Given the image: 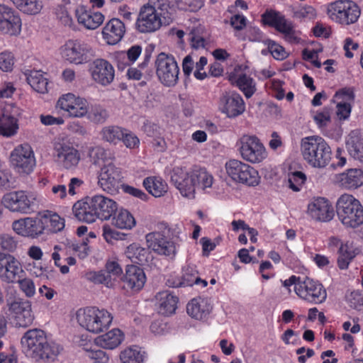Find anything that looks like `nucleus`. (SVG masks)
<instances>
[{
  "instance_id": "obj_11",
  "label": "nucleus",
  "mask_w": 363,
  "mask_h": 363,
  "mask_svg": "<svg viewBox=\"0 0 363 363\" xmlns=\"http://www.w3.org/2000/svg\"><path fill=\"white\" fill-rule=\"evenodd\" d=\"M10 162L19 175L28 176L31 174L36 166L35 156L32 147L28 143L15 147L10 153Z\"/></svg>"
},
{
  "instance_id": "obj_31",
  "label": "nucleus",
  "mask_w": 363,
  "mask_h": 363,
  "mask_svg": "<svg viewBox=\"0 0 363 363\" xmlns=\"http://www.w3.org/2000/svg\"><path fill=\"white\" fill-rule=\"evenodd\" d=\"M93 199L97 218L108 220L118 210L117 203L110 198L99 194L94 196Z\"/></svg>"
},
{
  "instance_id": "obj_2",
  "label": "nucleus",
  "mask_w": 363,
  "mask_h": 363,
  "mask_svg": "<svg viewBox=\"0 0 363 363\" xmlns=\"http://www.w3.org/2000/svg\"><path fill=\"white\" fill-rule=\"evenodd\" d=\"M21 345L26 357L35 360L53 362L62 350L59 344L48 340L46 333L38 328L27 330L21 337Z\"/></svg>"
},
{
  "instance_id": "obj_14",
  "label": "nucleus",
  "mask_w": 363,
  "mask_h": 363,
  "mask_svg": "<svg viewBox=\"0 0 363 363\" xmlns=\"http://www.w3.org/2000/svg\"><path fill=\"white\" fill-rule=\"evenodd\" d=\"M238 150L241 157L252 164L260 163L268 156L266 147L256 135H245L240 138Z\"/></svg>"
},
{
  "instance_id": "obj_13",
  "label": "nucleus",
  "mask_w": 363,
  "mask_h": 363,
  "mask_svg": "<svg viewBox=\"0 0 363 363\" xmlns=\"http://www.w3.org/2000/svg\"><path fill=\"white\" fill-rule=\"evenodd\" d=\"M155 66L157 76L162 84L173 86L177 83L179 68L172 55L160 52L157 56Z\"/></svg>"
},
{
  "instance_id": "obj_51",
  "label": "nucleus",
  "mask_w": 363,
  "mask_h": 363,
  "mask_svg": "<svg viewBox=\"0 0 363 363\" xmlns=\"http://www.w3.org/2000/svg\"><path fill=\"white\" fill-rule=\"evenodd\" d=\"M192 169V177L196 182V187H200L206 189L211 186L213 184V177L203 168L195 167Z\"/></svg>"
},
{
  "instance_id": "obj_15",
  "label": "nucleus",
  "mask_w": 363,
  "mask_h": 363,
  "mask_svg": "<svg viewBox=\"0 0 363 363\" xmlns=\"http://www.w3.org/2000/svg\"><path fill=\"white\" fill-rule=\"evenodd\" d=\"M228 177L235 182L247 186H256L260 182L258 171L250 164L238 160L228 161Z\"/></svg>"
},
{
  "instance_id": "obj_44",
  "label": "nucleus",
  "mask_w": 363,
  "mask_h": 363,
  "mask_svg": "<svg viewBox=\"0 0 363 363\" xmlns=\"http://www.w3.org/2000/svg\"><path fill=\"white\" fill-rule=\"evenodd\" d=\"M189 35L191 45L194 49L205 48L209 43V33L201 24L193 27Z\"/></svg>"
},
{
  "instance_id": "obj_43",
  "label": "nucleus",
  "mask_w": 363,
  "mask_h": 363,
  "mask_svg": "<svg viewBox=\"0 0 363 363\" xmlns=\"http://www.w3.org/2000/svg\"><path fill=\"white\" fill-rule=\"evenodd\" d=\"M88 156L94 165H106L108 162H113L114 154L101 146H93L88 149Z\"/></svg>"
},
{
  "instance_id": "obj_37",
  "label": "nucleus",
  "mask_w": 363,
  "mask_h": 363,
  "mask_svg": "<svg viewBox=\"0 0 363 363\" xmlns=\"http://www.w3.org/2000/svg\"><path fill=\"white\" fill-rule=\"evenodd\" d=\"M147 352L138 345H129L123 348L118 353L120 363H145Z\"/></svg>"
},
{
  "instance_id": "obj_39",
  "label": "nucleus",
  "mask_w": 363,
  "mask_h": 363,
  "mask_svg": "<svg viewBox=\"0 0 363 363\" xmlns=\"http://www.w3.org/2000/svg\"><path fill=\"white\" fill-rule=\"evenodd\" d=\"M350 155L359 161H363V135L358 130L351 131L346 142Z\"/></svg>"
},
{
  "instance_id": "obj_27",
  "label": "nucleus",
  "mask_w": 363,
  "mask_h": 363,
  "mask_svg": "<svg viewBox=\"0 0 363 363\" xmlns=\"http://www.w3.org/2000/svg\"><path fill=\"white\" fill-rule=\"evenodd\" d=\"M93 200L92 196L79 200L74 204L72 211L77 220L88 223H94L96 220V211Z\"/></svg>"
},
{
  "instance_id": "obj_9",
  "label": "nucleus",
  "mask_w": 363,
  "mask_h": 363,
  "mask_svg": "<svg viewBox=\"0 0 363 363\" xmlns=\"http://www.w3.org/2000/svg\"><path fill=\"white\" fill-rule=\"evenodd\" d=\"M327 14L335 23L348 26L358 21L361 9L352 0H336L328 4Z\"/></svg>"
},
{
  "instance_id": "obj_56",
  "label": "nucleus",
  "mask_w": 363,
  "mask_h": 363,
  "mask_svg": "<svg viewBox=\"0 0 363 363\" xmlns=\"http://www.w3.org/2000/svg\"><path fill=\"white\" fill-rule=\"evenodd\" d=\"M142 52V48L140 45H135L130 48L126 53L123 52L120 55L121 58H125L127 57V61L125 62V64H122L120 62H118V68L119 69H123L125 65H130L134 63L137 59L139 57V56L141 55Z\"/></svg>"
},
{
  "instance_id": "obj_64",
  "label": "nucleus",
  "mask_w": 363,
  "mask_h": 363,
  "mask_svg": "<svg viewBox=\"0 0 363 363\" xmlns=\"http://www.w3.org/2000/svg\"><path fill=\"white\" fill-rule=\"evenodd\" d=\"M123 135L121 141L127 148L133 150L139 147L140 139L135 133L124 128Z\"/></svg>"
},
{
  "instance_id": "obj_8",
  "label": "nucleus",
  "mask_w": 363,
  "mask_h": 363,
  "mask_svg": "<svg viewBox=\"0 0 363 363\" xmlns=\"http://www.w3.org/2000/svg\"><path fill=\"white\" fill-rule=\"evenodd\" d=\"M53 157L63 169L73 170L77 168L81 154L73 143L67 137H60L53 143Z\"/></svg>"
},
{
  "instance_id": "obj_20",
  "label": "nucleus",
  "mask_w": 363,
  "mask_h": 363,
  "mask_svg": "<svg viewBox=\"0 0 363 363\" xmlns=\"http://www.w3.org/2000/svg\"><path fill=\"white\" fill-rule=\"evenodd\" d=\"M308 216L318 222H329L334 216L335 211L330 201L324 197H315L308 204Z\"/></svg>"
},
{
  "instance_id": "obj_4",
  "label": "nucleus",
  "mask_w": 363,
  "mask_h": 363,
  "mask_svg": "<svg viewBox=\"0 0 363 363\" xmlns=\"http://www.w3.org/2000/svg\"><path fill=\"white\" fill-rule=\"evenodd\" d=\"M301 152L307 164L315 168H324L331 160L332 151L330 145L318 135L303 138L301 141Z\"/></svg>"
},
{
  "instance_id": "obj_24",
  "label": "nucleus",
  "mask_w": 363,
  "mask_h": 363,
  "mask_svg": "<svg viewBox=\"0 0 363 363\" xmlns=\"http://www.w3.org/2000/svg\"><path fill=\"white\" fill-rule=\"evenodd\" d=\"M263 17L267 24L274 28L279 33H283L289 42L296 41L294 26L291 22L286 19L284 16L274 12L266 13Z\"/></svg>"
},
{
  "instance_id": "obj_58",
  "label": "nucleus",
  "mask_w": 363,
  "mask_h": 363,
  "mask_svg": "<svg viewBox=\"0 0 363 363\" xmlns=\"http://www.w3.org/2000/svg\"><path fill=\"white\" fill-rule=\"evenodd\" d=\"M306 180V176L303 172L299 171L291 172L289 174V186L293 191H298Z\"/></svg>"
},
{
  "instance_id": "obj_32",
  "label": "nucleus",
  "mask_w": 363,
  "mask_h": 363,
  "mask_svg": "<svg viewBox=\"0 0 363 363\" xmlns=\"http://www.w3.org/2000/svg\"><path fill=\"white\" fill-rule=\"evenodd\" d=\"M41 234L44 231L57 233L65 228V220L57 213L52 211H44L38 216Z\"/></svg>"
},
{
  "instance_id": "obj_34",
  "label": "nucleus",
  "mask_w": 363,
  "mask_h": 363,
  "mask_svg": "<svg viewBox=\"0 0 363 363\" xmlns=\"http://www.w3.org/2000/svg\"><path fill=\"white\" fill-rule=\"evenodd\" d=\"M339 185L345 189H356L363 185V170L349 169L337 176Z\"/></svg>"
},
{
  "instance_id": "obj_6",
  "label": "nucleus",
  "mask_w": 363,
  "mask_h": 363,
  "mask_svg": "<svg viewBox=\"0 0 363 363\" xmlns=\"http://www.w3.org/2000/svg\"><path fill=\"white\" fill-rule=\"evenodd\" d=\"M40 201L35 193L17 190L6 193L1 199L5 208L12 213L29 214L34 212Z\"/></svg>"
},
{
  "instance_id": "obj_3",
  "label": "nucleus",
  "mask_w": 363,
  "mask_h": 363,
  "mask_svg": "<svg viewBox=\"0 0 363 363\" xmlns=\"http://www.w3.org/2000/svg\"><path fill=\"white\" fill-rule=\"evenodd\" d=\"M113 318L108 310L96 306L80 308L73 315V319L82 329L92 334H99L108 330Z\"/></svg>"
},
{
  "instance_id": "obj_28",
  "label": "nucleus",
  "mask_w": 363,
  "mask_h": 363,
  "mask_svg": "<svg viewBox=\"0 0 363 363\" xmlns=\"http://www.w3.org/2000/svg\"><path fill=\"white\" fill-rule=\"evenodd\" d=\"M125 334L118 328H113L109 331L97 336L94 343L98 347L106 350H113L118 348L124 341Z\"/></svg>"
},
{
  "instance_id": "obj_17",
  "label": "nucleus",
  "mask_w": 363,
  "mask_h": 363,
  "mask_svg": "<svg viewBox=\"0 0 363 363\" xmlns=\"http://www.w3.org/2000/svg\"><path fill=\"white\" fill-rule=\"evenodd\" d=\"M121 172L113 162L102 165L97 173L99 186L108 194L114 195L118 193L122 184Z\"/></svg>"
},
{
  "instance_id": "obj_54",
  "label": "nucleus",
  "mask_w": 363,
  "mask_h": 363,
  "mask_svg": "<svg viewBox=\"0 0 363 363\" xmlns=\"http://www.w3.org/2000/svg\"><path fill=\"white\" fill-rule=\"evenodd\" d=\"M294 17L298 19H314L316 17V10L310 5H301L293 9Z\"/></svg>"
},
{
  "instance_id": "obj_49",
  "label": "nucleus",
  "mask_w": 363,
  "mask_h": 363,
  "mask_svg": "<svg viewBox=\"0 0 363 363\" xmlns=\"http://www.w3.org/2000/svg\"><path fill=\"white\" fill-rule=\"evenodd\" d=\"M123 128L117 125L104 126L101 130V139L110 144L116 145L123 138Z\"/></svg>"
},
{
  "instance_id": "obj_52",
  "label": "nucleus",
  "mask_w": 363,
  "mask_h": 363,
  "mask_svg": "<svg viewBox=\"0 0 363 363\" xmlns=\"http://www.w3.org/2000/svg\"><path fill=\"white\" fill-rule=\"evenodd\" d=\"M338 252V267L341 269H345L348 267L351 260L355 257V253L350 246L342 243L339 248Z\"/></svg>"
},
{
  "instance_id": "obj_53",
  "label": "nucleus",
  "mask_w": 363,
  "mask_h": 363,
  "mask_svg": "<svg viewBox=\"0 0 363 363\" xmlns=\"http://www.w3.org/2000/svg\"><path fill=\"white\" fill-rule=\"evenodd\" d=\"M43 8V0H24L16 9L23 13L34 16L40 13Z\"/></svg>"
},
{
  "instance_id": "obj_61",
  "label": "nucleus",
  "mask_w": 363,
  "mask_h": 363,
  "mask_svg": "<svg viewBox=\"0 0 363 363\" xmlns=\"http://www.w3.org/2000/svg\"><path fill=\"white\" fill-rule=\"evenodd\" d=\"M177 6L179 9L188 11L191 12H196L201 9L204 5L203 0H177Z\"/></svg>"
},
{
  "instance_id": "obj_57",
  "label": "nucleus",
  "mask_w": 363,
  "mask_h": 363,
  "mask_svg": "<svg viewBox=\"0 0 363 363\" xmlns=\"http://www.w3.org/2000/svg\"><path fill=\"white\" fill-rule=\"evenodd\" d=\"M105 272L108 277L111 278V282L114 285L122 274L123 270L117 261L109 259L106 264Z\"/></svg>"
},
{
  "instance_id": "obj_41",
  "label": "nucleus",
  "mask_w": 363,
  "mask_h": 363,
  "mask_svg": "<svg viewBox=\"0 0 363 363\" xmlns=\"http://www.w3.org/2000/svg\"><path fill=\"white\" fill-rule=\"evenodd\" d=\"M18 129L17 118L6 111L0 115V136L6 138H12L18 133Z\"/></svg>"
},
{
  "instance_id": "obj_10",
  "label": "nucleus",
  "mask_w": 363,
  "mask_h": 363,
  "mask_svg": "<svg viewBox=\"0 0 363 363\" xmlns=\"http://www.w3.org/2000/svg\"><path fill=\"white\" fill-rule=\"evenodd\" d=\"M61 58L70 64L86 63L94 55L91 46L79 39H69L59 48Z\"/></svg>"
},
{
  "instance_id": "obj_46",
  "label": "nucleus",
  "mask_w": 363,
  "mask_h": 363,
  "mask_svg": "<svg viewBox=\"0 0 363 363\" xmlns=\"http://www.w3.org/2000/svg\"><path fill=\"white\" fill-rule=\"evenodd\" d=\"M145 189L155 197H161L167 193V184L159 177H149L143 180Z\"/></svg>"
},
{
  "instance_id": "obj_16",
  "label": "nucleus",
  "mask_w": 363,
  "mask_h": 363,
  "mask_svg": "<svg viewBox=\"0 0 363 363\" xmlns=\"http://www.w3.org/2000/svg\"><path fill=\"white\" fill-rule=\"evenodd\" d=\"M296 295L311 304H321L327 298V291L323 284L309 277L302 278L298 284Z\"/></svg>"
},
{
  "instance_id": "obj_62",
  "label": "nucleus",
  "mask_w": 363,
  "mask_h": 363,
  "mask_svg": "<svg viewBox=\"0 0 363 363\" xmlns=\"http://www.w3.org/2000/svg\"><path fill=\"white\" fill-rule=\"evenodd\" d=\"M15 63L14 55L9 51L0 53V69L3 72H11Z\"/></svg>"
},
{
  "instance_id": "obj_30",
  "label": "nucleus",
  "mask_w": 363,
  "mask_h": 363,
  "mask_svg": "<svg viewBox=\"0 0 363 363\" xmlns=\"http://www.w3.org/2000/svg\"><path fill=\"white\" fill-rule=\"evenodd\" d=\"M212 310L210 298L198 296L191 299L186 306L187 313L193 318L202 320L206 318Z\"/></svg>"
},
{
  "instance_id": "obj_35",
  "label": "nucleus",
  "mask_w": 363,
  "mask_h": 363,
  "mask_svg": "<svg viewBox=\"0 0 363 363\" xmlns=\"http://www.w3.org/2000/svg\"><path fill=\"white\" fill-rule=\"evenodd\" d=\"M124 23L118 18L110 20L103 28V38L109 45L118 43L125 33Z\"/></svg>"
},
{
  "instance_id": "obj_23",
  "label": "nucleus",
  "mask_w": 363,
  "mask_h": 363,
  "mask_svg": "<svg viewBox=\"0 0 363 363\" xmlns=\"http://www.w3.org/2000/svg\"><path fill=\"white\" fill-rule=\"evenodd\" d=\"M74 13L78 23L88 30L96 29L104 21L102 13L82 5L76 8Z\"/></svg>"
},
{
  "instance_id": "obj_22",
  "label": "nucleus",
  "mask_w": 363,
  "mask_h": 363,
  "mask_svg": "<svg viewBox=\"0 0 363 363\" xmlns=\"http://www.w3.org/2000/svg\"><path fill=\"white\" fill-rule=\"evenodd\" d=\"M91 77L94 82L107 86L114 79L115 70L113 65L104 59H96L90 67Z\"/></svg>"
},
{
  "instance_id": "obj_40",
  "label": "nucleus",
  "mask_w": 363,
  "mask_h": 363,
  "mask_svg": "<svg viewBox=\"0 0 363 363\" xmlns=\"http://www.w3.org/2000/svg\"><path fill=\"white\" fill-rule=\"evenodd\" d=\"M126 257L133 262L143 265L150 260L152 255L150 250L142 247L138 243H132L127 247L125 252Z\"/></svg>"
},
{
  "instance_id": "obj_5",
  "label": "nucleus",
  "mask_w": 363,
  "mask_h": 363,
  "mask_svg": "<svg viewBox=\"0 0 363 363\" xmlns=\"http://www.w3.org/2000/svg\"><path fill=\"white\" fill-rule=\"evenodd\" d=\"M339 220L346 228H357L363 224V206L354 196L341 195L336 203Z\"/></svg>"
},
{
  "instance_id": "obj_60",
  "label": "nucleus",
  "mask_w": 363,
  "mask_h": 363,
  "mask_svg": "<svg viewBox=\"0 0 363 363\" xmlns=\"http://www.w3.org/2000/svg\"><path fill=\"white\" fill-rule=\"evenodd\" d=\"M21 291L28 298H33L36 294V287L34 281L29 277H24L18 280Z\"/></svg>"
},
{
  "instance_id": "obj_19",
  "label": "nucleus",
  "mask_w": 363,
  "mask_h": 363,
  "mask_svg": "<svg viewBox=\"0 0 363 363\" xmlns=\"http://www.w3.org/2000/svg\"><path fill=\"white\" fill-rule=\"evenodd\" d=\"M192 169L176 167L171 173V182L182 196L193 199L196 191V182L192 177Z\"/></svg>"
},
{
  "instance_id": "obj_59",
  "label": "nucleus",
  "mask_w": 363,
  "mask_h": 363,
  "mask_svg": "<svg viewBox=\"0 0 363 363\" xmlns=\"http://www.w3.org/2000/svg\"><path fill=\"white\" fill-rule=\"evenodd\" d=\"M87 279L94 284H102L106 287L113 286L111 282V278L107 276L105 271L90 272L86 274Z\"/></svg>"
},
{
  "instance_id": "obj_38",
  "label": "nucleus",
  "mask_w": 363,
  "mask_h": 363,
  "mask_svg": "<svg viewBox=\"0 0 363 363\" xmlns=\"http://www.w3.org/2000/svg\"><path fill=\"white\" fill-rule=\"evenodd\" d=\"M194 284L204 288L207 281L198 276V272L194 267L186 266L182 269L181 277L173 283V287L191 286Z\"/></svg>"
},
{
  "instance_id": "obj_36",
  "label": "nucleus",
  "mask_w": 363,
  "mask_h": 363,
  "mask_svg": "<svg viewBox=\"0 0 363 363\" xmlns=\"http://www.w3.org/2000/svg\"><path fill=\"white\" fill-rule=\"evenodd\" d=\"M123 281L128 288L138 291L144 286L146 282V276L140 267L135 265H128L126 268Z\"/></svg>"
},
{
  "instance_id": "obj_50",
  "label": "nucleus",
  "mask_w": 363,
  "mask_h": 363,
  "mask_svg": "<svg viewBox=\"0 0 363 363\" xmlns=\"http://www.w3.org/2000/svg\"><path fill=\"white\" fill-rule=\"evenodd\" d=\"M85 356L94 363H110L111 360V354L102 348H92L91 347H84Z\"/></svg>"
},
{
  "instance_id": "obj_33",
  "label": "nucleus",
  "mask_w": 363,
  "mask_h": 363,
  "mask_svg": "<svg viewBox=\"0 0 363 363\" xmlns=\"http://www.w3.org/2000/svg\"><path fill=\"white\" fill-rule=\"evenodd\" d=\"M228 81H230L233 85L238 88L246 99L251 98L257 91L255 80L245 73L237 75L230 74L228 75Z\"/></svg>"
},
{
  "instance_id": "obj_26",
  "label": "nucleus",
  "mask_w": 363,
  "mask_h": 363,
  "mask_svg": "<svg viewBox=\"0 0 363 363\" xmlns=\"http://www.w3.org/2000/svg\"><path fill=\"white\" fill-rule=\"evenodd\" d=\"M13 230L23 237L37 238L41 235L39 220L36 217H26L14 220L12 223Z\"/></svg>"
},
{
  "instance_id": "obj_47",
  "label": "nucleus",
  "mask_w": 363,
  "mask_h": 363,
  "mask_svg": "<svg viewBox=\"0 0 363 363\" xmlns=\"http://www.w3.org/2000/svg\"><path fill=\"white\" fill-rule=\"evenodd\" d=\"M112 223L114 226L122 230H131L136 225L133 216L126 209L120 208L114 213Z\"/></svg>"
},
{
  "instance_id": "obj_25",
  "label": "nucleus",
  "mask_w": 363,
  "mask_h": 363,
  "mask_svg": "<svg viewBox=\"0 0 363 363\" xmlns=\"http://www.w3.org/2000/svg\"><path fill=\"white\" fill-rule=\"evenodd\" d=\"M9 309L18 326L27 327L33 323L34 315L32 312L31 303L29 301H13L11 303Z\"/></svg>"
},
{
  "instance_id": "obj_42",
  "label": "nucleus",
  "mask_w": 363,
  "mask_h": 363,
  "mask_svg": "<svg viewBox=\"0 0 363 363\" xmlns=\"http://www.w3.org/2000/svg\"><path fill=\"white\" fill-rule=\"evenodd\" d=\"M28 84L36 92L44 94L48 91V79L40 70H26L23 72Z\"/></svg>"
},
{
  "instance_id": "obj_63",
  "label": "nucleus",
  "mask_w": 363,
  "mask_h": 363,
  "mask_svg": "<svg viewBox=\"0 0 363 363\" xmlns=\"http://www.w3.org/2000/svg\"><path fill=\"white\" fill-rule=\"evenodd\" d=\"M102 231V235L108 243H113L115 240H123L125 237L124 233L113 229L108 225H104Z\"/></svg>"
},
{
  "instance_id": "obj_12",
  "label": "nucleus",
  "mask_w": 363,
  "mask_h": 363,
  "mask_svg": "<svg viewBox=\"0 0 363 363\" xmlns=\"http://www.w3.org/2000/svg\"><path fill=\"white\" fill-rule=\"evenodd\" d=\"M55 109L66 113L70 118H82L88 114L89 103L84 97L69 92L58 98Z\"/></svg>"
},
{
  "instance_id": "obj_1",
  "label": "nucleus",
  "mask_w": 363,
  "mask_h": 363,
  "mask_svg": "<svg viewBox=\"0 0 363 363\" xmlns=\"http://www.w3.org/2000/svg\"><path fill=\"white\" fill-rule=\"evenodd\" d=\"M174 9L166 0H150L140 9L136 29L143 33H152L169 25L174 19Z\"/></svg>"
},
{
  "instance_id": "obj_48",
  "label": "nucleus",
  "mask_w": 363,
  "mask_h": 363,
  "mask_svg": "<svg viewBox=\"0 0 363 363\" xmlns=\"http://www.w3.org/2000/svg\"><path fill=\"white\" fill-rule=\"evenodd\" d=\"M245 108V103L240 94L234 91L228 96V118H236L242 115Z\"/></svg>"
},
{
  "instance_id": "obj_29",
  "label": "nucleus",
  "mask_w": 363,
  "mask_h": 363,
  "mask_svg": "<svg viewBox=\"0 0 363 363\" xmlns=\"http://www.w3.org/2000/svg\"><path fill=\"white\" fill-rule=\"evenodd\" d=\"M177 302V297L169 291L158 292L155 297V309L163 315L173 314L176 311Z\"/></svg>"
},
{
  "instance_id": "obj_55",
  "label": "nucleus",
  "mask_w": 363,
  "mask_h": 363,
  "mask_svg": "<svg viewBox=\"0 0 363 363\" xmlns=\"http://www.w3.org/2000/svg\"><path fill=\"white\" fill-rule=\"evenodd\" d=\"M108 114L106 109L100 106H89L88 114L85 116L89 121L94 123H103L108 118Z\"/></svg>"
},
{
  "instance_id": "obj_18",
  "label": "nucleus",
  "mask_w": 363,
  "mask_h": 363,
  "mask_svg": "<svg viewBox=\"0 0 363 363\" xmlns=\"http://www.w3.org/2000/svg\"><path fill=\"white\" fill-rule=\"evenodd\" d=\"M22 30L19 13L8 5L0 3V33L9 36H18Z\"/></svg>"
},
{
  "instance_id": "obj_7",
  "label": "nucleus",
  "mask_w": 363,
  "mask_h": 363,
  "mask_svg": "<svg viewBox=\"0 0 363 363\" xmlns=\"http://www.w3.org/2000/svg\"><path fill=\"white\" fill-rule=\"evenodd\" d=\"M167 231H169L168 225L165 223L161 224L158 230L145 235V243L150 252L173 259L177 254L178 245L166 236Z\"/></svg>"
},
{
  "instance_id": "obj_45",
  "label": "nucleus",
  "mask_w": 363,
  "mask_h": 363,
  "mask_svg": "<svg viewBox=\"0 0 363 363\" xmlns=\"http://www.w3.org/2000/svg\"><path fill=\"white\" fill-rule=\"evenodd\" d=\"M64 246L67 254H72L80 259H84L90 252L87 238L82 241L66 240L64 242Z\"/></svg>"
},
{
  "instance_id": "obj_21",
  "label": "nucleus",
  "mask_w": 363,
  "mask_h": 363,
  "mask_svg": "<svg viewBox=\"0 0 363 363\" xmlns=\"http://www.w3.org/2000/svg\"><path fill=\"white\" fill-rule=\"evenodd\" d=\"M23 272L21 262L10 254L0 253V279L14 283Z\"/></svg>"
}]
</instances>
